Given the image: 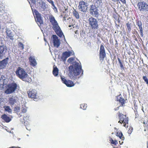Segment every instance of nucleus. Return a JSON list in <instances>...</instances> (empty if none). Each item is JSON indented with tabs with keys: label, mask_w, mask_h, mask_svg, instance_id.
<instances>
[{
	"label": "nucleus",
	"mask_w": 148,
	"mask_h": 148,
	"mask_svg": "<svg viewBox=\"0 0 148 148\" xmlns=\"http://www.w3.org/2000/svg\"><path fill=\"white\" fill-rule=\"evenodd\" d=\"M7 49L6 46L3 42L2 40H0V59L3 58Z\"/></svg>",
	"instance_id": "6"
},
{
	"label": "nucleus",
	"mask_w": 148,
	"mask_h": 148,
	"mask_svg": "<svg viewBox=\"0 0 148 148\" xmlns=\"http://www.w3.org/2000/svg\"><path fill=\"white\" fill-rule=\"evenodd\" d=\"M49 19L52 25L57 23L54 17L52 15L49 16Z\"/></svg>",
	"instance_id": "21"
},
{
	"label": "nucleus",
	"mask_w": 148,
	"mask_h": 148,
	"mask_svg": "<svg viewBox=\"0 0 148 148\" xmlns=\"http://www.w3.org/2000/svg\"><path fill=\"white\" fill-rule=\"evenodd\" d=\"M25 107H22V108L21 110V113H25L27 112V107H26L25 106Z\"/></svg>",
	"instance_id": "36"
},
{
	"label": "nucleus",
	"mask_w": 148,
	"mask_h": 148,
	"mask_svg": "<svg viewBox=\"0 0 148 148\" xmlns=\"http://www.w3.org/2000/svg\"><path fill=\"white\" fill-rule=\"evenodd\" d=\"M110 141L111 144H113L114 145H116L118 143L116 140H114L111 138H110Z\"/></svg>",
	"instance_id": "30"
},
{
	"label": "nucleus",
	"mask_w": 148,
	"mask_h": 148,
	"mask_svg": "<svg viewBox=\"0 0 148 148\" xmlns=\"http://www.w3.org/2000/svg\"><path fill=\"white\" fill-rule=\"evenodd\" d=\"M137 25L139 27V28L140 29V31H142V29H143L142 27V23L140 21H138L137 23Z\"/></svg>",
	"instance_id": "34"
},
{
	"label": "nucleus",
	"mask_w": 148,
	"mask_h": 148,
	"mask_svg": "<svg viewBox=\"0 0 148 148\" xmlns=\"http://www.w3.org/2000/svg\"><path fill=\"white\" fill-rule=\"evenodd\" d=\"M99 55L100 60H103L104 58L106 56L105 53L100 52Z\"/></svg>",
	"instance_id": "26"
},
{
	"label": "nucleus",
	"mask_w": 148,
	"mask_h": 148,
	"mask_svg": "<svg viewBox=\"0 0 148 148\" xmlns=\"http://www.w3.org/2000/svg\"><path fill=\"white\" fill-rule=\"evenodd\" d=\"M58 69L57 67H55L53 69V74L55 76H57L58 74Z\"/></svg>",
	"instance_id": "27"
},
{
	"label": "nucleus",
	"mask_w": 148,
	"mask_h": 148,
	"mask_svg": "<svg viewBox=\"0 0 148 148\" xmlns=\"http://www.w3.org/2000/svg\"><path fill=\"white\" fill-rule=\"evenodd\" d=\"M14 110L17 113L20 112V107L16 106L14 108Z\"/></svg>",
	"instance_id": "29"
},
{
	"label": "nucleus",
	"mask_w": 148,
	"mask_h": 148,
	"mask_svg": "<svg viewBox=\"0 0 148 148\" xmlns=\"http://www.w3.org/2000/svg\"><path fill=\"white\" fill-rule=\"evenodd\" d=\"M71 25H69V27H71Z\"/></svg>",
	"instance_id": "54"
},
{
	"label": "nucleus",
	"mask_w": 148,
	"mask_h": 148,
	"mask_svg": "<svg viewBox=\"0 0 148 148\" xmlns=\"http://www.w3.org/2000/svg\"><path fill=\"white\" fill-rule=\"evenodd\" d=\"M119 106L117 107L116 108H115L114 109V110L116 111V110H118L119 109Z\"/></svg>",
	"instance_id": "50"
},
{
	"label": "nucleus",
	"mask_w": 148,
	"mask_h": 148,
	"mask_svg": "<svg viewBox=\"0 0 148 148\" xmlns=\"http://www.w3.org/2000/svg\"><path fill=\"white\" fill-rule=\"evenodd\" d=\"M18 46H19V47H20L21 48V49H23V48H24V45H23V44L20 42V43H19V44H18Z\"/></svg>",
	"instance_id": "41"
},
{
	"label": "nucleus",
	"mask_w": 148,
	"mask_h": 148,
	"mask_svg": "<svg viewBox=\"0 0 148 148\" xmlns=\"http://www.w3.org/2000/svg\"><path fill=\"white\" fill-rule=\"evenodd\" d=\"M112 1H118L119 0H112ZM122 3H125V0H120Z\"/></svg>",
	"instance_id": "43"
},
{
	"label": "nucleus",
	"mask_w": 148,
	"mask_h": 148,
	"mask_svg": "<svg viewBox=\"0 0 148 148\" xmlns=\"http://www.w3.org/2000/svg\"><path fill=\"white\" fill-rule=\"evenodd\" d=\"M122 140L121 139V141H119V143L121 145H122L123 144V141H122V140Z\"/></svg>",
	"instance_id": "49"
},
{
	"label": "nucleus",
	"mask_w": 148,
	"mask_h": 148,
	"mask_svg": "<svg viewBox=\"0 0 148 148\" xmlns=\"http://www.w3.org/2000/svg\"><path fill=\"white\" fill-rule=\"evenodd\" d=\"M54 8H53V9H54L55 11L56 12H58V11H57V8H56V7L55 6V5H54V6H53Z\"/></svg>",
	"instance_id": "45"
},
{
	"label": "nucleus",
	"mask_w": 148,
	"mask_h": 148,
	"mask_svg": "<svg viewBox=\"0 0 148 148\" xmlns=\"http://www.w3.org/2000/svg\"><path fill=\"white\" fill-rule=\"evenodd\" d=\"M63 20L64 21H65L66 20V17L65 16H64L63 17Z\"/></svg>",
	"instance_id": "51"
},
{
	"label": "nucleus",
	"mask_w": 148,
	"mask_h": 148,
	"mask_svg": "<svg viewBox=\"0 0 148 148\" xmlns=\"http://www.w3.org/2000/svg\"><path fill=\"white\" fill-rule=\"evenodd\" d=\"M89 24L93 29H97L98 28V21L97 19L91 17L88 19Z\"/></svg>",
	"instance_id": "5"
},
{
	"label": "nucleus",
	"mask_w": 148,
	"mask_h": 148,
	"mask_svg": "<svg viewBox=\"0 0 148 148\" xmlns=\"http://www.w3.org/2000/svg\"><path fill=\"white\" fill-rule=\"evenodd\" d=\"M29 60L31 65L34 66L37 64V63L34 58L33 56H31L29 58Z\"/></svg>",
	"instance_id": "20"
},
{
	"label": "nucleus",
	"mask_w": 148,
	"mask_h": 148,
	"mask_svg": "<svg viewBox=\"0 0 148 148\" xmlns=\"http://www.w3.org/2000/svg\"><path fill=\"white\" fill-rule=\"evenodd\" d=\"M87 107V105L86 104L83 103L80 105L81 108L84 110L86 109Z\"/></svg>",
	"instance_id": "33"
},
{
	"label": "nucleus",
	"mask_w": 148,
	"mask_h": 148,
	"mask_svg": "<svg viewBox=\"0 0 148 148\" xmlns=\"http://www.w3.org/2000/svg\"><path fill=\"white\" fill-rule=\"evenodd\" d=\"M18 115V117H21V115L20 114H19Z\"/></svg>",
	"instance_id": "52"
},
{
	"label": "nucleus",
	"mask_w": 148,
	"mask_h": 148,
	"mask_svg": "<svg viewBox=\"0 0 148 148\" xmlns=\"http://www.w3.org/2000/svg\"><path fill=\"white\" fill-rule=\"evenodd\" d=\"M138 9L141 12L148 11V5L144 1H141L138 3Z\"/></svg>",
	"instance_id": "4"
},
{
	"label": "nucleus",
	"mask_w": 148,
	"mask_h": 148,
	"mask_svg": "<svg viewBox=\"0 0 148 148\" xmlns=\"http://www.w3.org/2000/svg\"><path fill=\"white\" fill-rule=\"evenodd\" d=\"M126 25L128 32H130L131 30V24L130 23H127L126 24Z\"/></svg>",
	"instance_id": "37"
},
{
	"label": "nucleus",
	"mask_w": 148,
	"mask_h": 148,
	"mask_svg": "<svg viewBox=\"0 0 148 148\" xmlns=\"http://www.w3.org/2000/svg\"><path fill=\"white\" fill-rule=\"evenodd\" d=\"M95 5L96 7H101L102 4V3L101 0H97L95 3Z\"/></svg>",
	"instance_id": "22"
},
{
	"label": "nucleus",
	"mask_w": 148,
	"mask_h": 148,
	"mask_svg": "<svg viewBox=\"0 0 148 148\" xmlns=\"http://www.w3.org/2000/svg\"><path fill=\"white\" fill-rule=\"evenodd\" d=\"M47 1L51 4L52 6H54L53 2L52 0H47Z\"/></svg>",
	"instance_id": "42"
},
{
	"label": "nucleus",
	"mask_w": 148,
	"mask_h": 148,
	"mask_svg": "<svg viewBox=\"0 0 148 148\" xmlns=\"http://www.w3.org/2000/svg\"><path fill=\"white\" fill-rule=\"evenodd\" d=\"M29 116H26V117H24V118H23V119H24V121H27V119L26 120V119H29Z\"/></svg>",
	"instance_id": "46"
},
{
	"label": "nucleus",
	"mask_w": 148,
	"mask_h": 148,
	"mask_svg": "<svg viewBox=\"0 0 148 148\" xmlns=\"http://www.w3.org/2000/svg\"><path fill=\"white\" fill-rule=\"evenodd\" d=\"M16 75L20 78L23 81L29 82L31 81V79L28 78V75L27 73L24 69L20 67H18L16 71Z\"/></svg>",
	"instance_id": "2"
},
{
	"label": "nucleus",
	"mask_w": 148,
	"mask_h": 148,
	"mask_svg": "<svg viewBox=\"0 0 148 148\" xmlns=\"http://www.w3.org/2000/svg\"><path fill=\"white\" fill-rule=\"evenodd\" d=\"M6 32L7 34V38L10 40H13L14 39V35L11 31L7 29L6 30Z\"/></svg>",
	"instance_id": "19"
},
{
	"label": "nucleus",
	"mask_w": 148,
	"mask_h": 148,
	"mask_svg": "<svg viewBox=\"0 0 148 148\" xmlns=\"http://www.w3.org/2000/svg\"><path fill=\"white\" fill-rule=\"evenodd\" d=\"M143 79L146 82L147 84L148 85V79L146 76H144L143 77Z\"/></svg>",
	"instance_id": "39"
},
{
	"label": "nucleus",
	"mask_w": 148,
	"mask_h": 148,
	"mask_svg": "<svg viewBox=\"0 0 148 148\" xmlns=\"http://www.w3.org/2000/svg\"><path fill=\"white\" fill-rule=\"evenodd\" d=\"M99 10L97 7L95 5H90L89 10L90 14L93 16L98 17L99 16Z\"/></svg>",
	"instance_id": "8"
},
{
	"label": "nucleus",
	"mask_w": 148,
	"mask_h": 148,
	"mask_svg": "<svg viewBox=\"0 0 148 148\" xmlns=\"http://www.w3.org/2000/svg\"><path fill=\"white\" fill-rule=\"evenodd\" d=\"M116 135L119 137L122 140H124L125 137L123 135V134L121 132H117L116 133Z\"/></svg>",
	"instance_id": "23"
},
{
	"label": "nucleus",
	"mask_w": 148,
	"mask_h": 148,
	"mask_svg": "<svg viewBox=\"0 0 148 148\" xmlns=\"http://www.w3.org/2000/svg\"><path fill=\"white\" fill-rule=\"evenodd\" d=\"M119 119L120 120L118 123L122 124H124L123 126L125 127H127L128 126V119L126 115H124L120 113V112L118 113Z\"/></svg>",
	"instance_id": "3"
},
{
	"label": "nucleus",
	"mask_w": 148,
	"mask_h": 148,
	"mask_svg": "<svg viewBox=\"0 0 148 148\" xmlns=\"http://www.w3.org/2000/svg\"><path fill=\"white\" fill-rule=\"evenodd\" d=\"M61 78L63 82L69 87H72L74 86L75 84L73 82L70 80H67L65 78L64 76H61Z\"/></svg>",
	"instance_id": "15"
},
{
	"label": "nucleus",
	"mask_w": 148,
	"mask_h": 148,
	"mask_svg": "<svg viewBox=\"0 0 148 148\" xmlns=\"http://www.w3.org/2000/svg\"><path fill=\"white\" fill-rule=\"evenodd\" d=\"M31 1L34 4H35L36 1V0H31Z\"/></svg>",
	"instance_id": "47"
},
{
	"label": "nucleus",
	"mask_w": 148,
	"mask_h": 148,
	"mask_svg": "<svg viewBox=\"0 0 148 148\" xmlns=\"http://www.w3.org/2000/svg\"><path fill=\"white\" fill-rule=\"evenodd\" d=\"M100 52L105 53L104 47L102 45H101L100 49Z\"/></svg>",
	"instance_id": "31"
},
{
	"label": "nucleus",
	"mask_w": 148,
	"mask_h": 148,
	"mask_svg": "<svg viewBox=\"0 0 148 148\" xmlns=\"http://www.w3.org/2000/svg\"><path fill=\"white\" fill-rule=\"evenodd\" d=\"M141 122L144 124V127L146 126V125H148V122L147 121H146L144 120L143 119V118L142 119V120Z\"/></svg>",
	"instance_id": "32"
},
{
	"label": "nucleus",
	"mask_w": 148,
	"mask_h": 148,
	"mask_svg": "<svg viewBox=\"0 0 148 148\" xmlns=\"http://www.w3.org/2000/svg\"><path fill=\"white\" fill-rule=\"evenodd\" d=\"M27 93L28 96L29 98L34 99L36 98L37 92L36 90L35 89L30 90Z\"/></svg>",
	"instance_id": "16"
},
{
	"label": "nucleus",
	"mask_w": 148,
	"mask_h": 148,
	"mask_svg": "<svg viewBox=\"0 0 148 148\" xmlns=\"http://www.w3.org/2000/svg\"><path fill=\"white\" fill-rule=\"evenodd\" d=\"M3 108L5 111L8 112L9 113H12V110L9 106H4Z\"/></svg>",
	"instance_id": "24"
},
{
	"label": "nucleus",
	"mask_w": 148,
	"mask_h": 148,
	"mask_svg": "<svg viewBox=\"0 0 148 148\" xmlns=\"http://www.w3.org/2000/svg\"><path fill=\"white\" fill-rule=\"evenodd\" d=\"M17 85L15 83H13L9 84L7 89L5 91V93L8 94H11L16 89Z\"/></svg>",
	"instance_id": "7"
},
{
	"label": "nucleus",
	"mask_w": 148,
	"mask_h": 148,
	"mask_svg": "<svg viewBox=\"0 0 148 148\" xmlns=\"http://www.w3.org/2000/svg\"><path fill=\"white\" fill-rule=\"evenodd\" d=\"M133 130V128L132 127H130L129 130L128 131V133L129 134H131Z\"/></svg>",
	"instance_id": "38"
},
{
	"label": "nucleus",
	"mask_w": 148,
	"mask_h": 148,
	"mask_svg": "<svg viewBox=\"0 0 148 148\" xmlns=\"http://www.w3.org/2000/svg\"><path fill=\"white\" fill-rule=\"evenodd\" d=\"M140 35L141 36H143V29H142V31H140Z\"/></svg>",
	"instance_id": "48"
},
{
	"label": "nucleus",
	"mask_w": 148,
	"mask_h": 148,
	"mask_svg": "<svg viewBox=\"0 0 148 148\" xmlns=\"http://www.w3.org/2000/svg\"><path fill=\"white\" fill-rule=\"evenodd\" d=\"M38 5H39V8L43 10H44L46 8V5L45 3L42 1L40 0L38 2Z\"/></svg>",
	"instance_id": "18"
},
{
	"label": "nucleus",
	"mask_w": 148,
	"mask_h": 148,
	"mask_svg": "<svg viewBox=\"0 0 148 148\" xmlns=\"http://www.w3.org/2000/svg\"><path fill=\"white\" fill-rule=\"evenodd\" d=\"M74 54V53L73 51H66L63 53L61 58V59L64 61L67 58Z\"/></svg>",
	"instance_id": "12"
},
{
	"label": "nucleus",
	"mask_w": 148,
	"mask_h": 148,
	"mask_svg": "<svg viewBox=\"0 0 148 148\" xmlns=\"http://www.w3.org/2000/svg\"><path fill=\"white\" fill-rule=\"evenodd\" d=\"M1 118L4 122L7 123L9 122L12 120L11 118L5 114L2 115Z\"/></svg>",
	"instance_id": "17"
},
{
	"label": "nucleus",
	"mask_w": 148,
	"mask_h": 148,
	"mask_svg": "<svg viewBox=\"0 0 148 148\" xmlns=\"http://www.w3.org/2000/svg\"><path fill=\"white\" fill-rule=\"evenodd\" d=\"M116 101H119V102H124L125 101V99L122 98H121V95L118 96L116 98Z\"/></svg>",
	"instance_id": "25"
},
{
	"label": "nucleus",
	"mask_w": 148,
	"mask_h": 148,
	"mask_svg": "<svg viewBox=\"0 0 148 148\" xmlns=\"http://www.w3.org/2000/svg\"><path fill=\"white\" fill-rule=\"evenodd\" d=\"M73 14L74 16L77 19H78L79 18V15L78 12L75 10L73 12Z\"/></svg>",
	"instance_id": "28"
},
{
	"label": "nucleus",
	"mask_w": 148,
	"mask_h": 148,
	"mask_svg": "<svg viewBox=\"0 0 148 148\" xmlns=\"http://www.w3.org/2000/svg\"><path fill=\"white\" fill-rule=\"evenodd\" d=\"M88 4L87 3L84 1H82L79 2L78 8L80 11L83 12H86L88 8Z\"/></svg>",
	"instance_id": "10"
},
{
	"label": "nucleus",
	"mask_w": 148,
	"mask_h": 148,
	"mask_svg": "<svg viewBox=\"0 0 148 148\" xmlns=\"http://www.w3.org/2000/svg\"><path fill=\"white\" fill-rule=\"evenodd\" d=\"M9 58L8 57L0 61V69H4L8 65Z\"/></svg>",
	"instance_id": "11"
},
{
	"label": "nucleus",
	"mask_w": 148,
	"mask_h": 148,
	"mask_svg": "<svg viewBox=\"0 0 148 148\" xmlns=\"http://www.w3.org/2000/svg\"><path fill=\"white\" fill-rule=\"evenodd\" d=\"M36 15L35 20L39 26L43 24V21L42 19L40 14L37 11L35 12Z\"/></svg>",
	"instance_id": "13"
},
{
	"label": "nucleus",
	"mask_w": 148,
	"mask_h": 148,
	"mask_svg": "<svg viewBox=\"0 0 148 148\" xmlns=\"http://www.w3.org/2000/svg\"><path fill=\"white\" fill-rule=\"evenodd\" d=\"M16 98L15 97L12 96L10 98L9 101L10 102H15L16 101Z\"/></svg>",
	"instance_id": "35"
},
{
	"label": "nucleus",
	"mask_w": 148,
	"mask_h": 148,
	"mask_svg": "<svg viewBox=\"0 0 148 148\" xmlns=\"http://www.w3.org/2000/svg\"><path fill=\"white\" fill-rule=\"evenodd\" d=\"M54 47L58 48L60 45V42L56 35H53L51 37Z\"/></svg>",
	"instance_id": "14"
},
{
	"label": "nucleus",
	"mask_w": 148,
	"mask_h": 148,
	"mask_svg": "<svg viewBox=\"0 0 148 148\" xmlns=\"http://www.w3.org/2000/svg\"><path fill=\"white\" fill-rule=\"evenodd\" d=\"M118 61L119 62L120 64V66L121 67L122 69H123L124 68L123 66V64L122 63L120 60V59L119 58H118Z\"/></svg>",
	"instance_id": "40"
},
{
	"label": "nucleus",
	"mask_w": 148,
	"mask_h": 148,
	"mask_svg": "<svg viewBox=\"0 0 148 148\" xmlns=\"http://www.w3.org/2000/svg\"><path fill=\"white\" fill-rule=\"evenodd\" d=\"M67 8H66L65 9V11H66L67 10Z\"/></svg>",
	"instance_id": "53"
},
{
	"label": "nucleus",
	"mask_w": 148,
	"mask_h": 148,
	"mask_svg": "<svg viewBox=\"0 0 148 148\" xmlns=\"http://www.w3.org/2000/svg\"><path fill=\"white\" fill-rule=\"evenodd\" d=\"M125 102H119V107H120V106H123L125 104Z\"/></svg>",
	"instance_id": "44"
},
{
	"label": "nucleus",
	"mask_w": 148,
	"mask_h": 148,
	"mask_svg": "<svg viewBox=\"0 0 148 148\" xmlns=\"http://www.w3.org/2000/svg\"><path fill=\"white\" fill-rule=\"evenodd\" d=\"M13 103H12V104H14V102H13Z\"/></svg>",
	"instance_id": "55"
},
{
	"label": "nucleus",
	"mask_w": 148,
	"mask_h": 148,
	"mask_svg": "<svg viewBox=\"0 0 148 148\" xmlns=\"http://www.w3.org/2000/svg\"><path fill=\"white\" fill-rule=\"evenodd\" d=\"M75 61V58L73 57L69 58L67 61L69 63L73 65L70 66L69 68L70 76L74 79L77 78V76L79 75L82 72V74L83 72L81 65Z\"/></svg>",
	"instance_id": "1"
},
{
	"label": "nucleus",
	"mask_w": 148,
	"mask_h": 148,
	"mask_svg": "<svg viewBox=\"0 0 148 148\" xmlns=\"http://www.w3.org/2000/svg\"><path fill=\"white\" fill-rule=\"evenodd\" d=\"M52 28L54 30L57 34L61 37L64 36L61 29L59 26L58 23L52 25Z\"/></svg>",
	"instance_id": "9"
}]
</instances>
